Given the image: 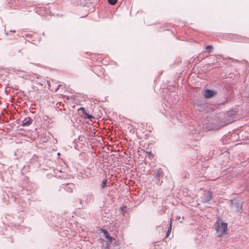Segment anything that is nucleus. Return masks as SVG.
I'll return each mask as SVG.
<instances>
[{
    "instance_id": "f257e3e1",
    "label": "nucleus",
    "mask_w": 249,
    "mask_h": 249,
    "mask_svg": "<svg viewBox=\"0 0 249 249\" xmlns=\"http://www.w3.org/2000/svg\"><path fill=\"white\" fill-rule=\"evenodd\" d=\"M215 229L218 233V237H222L226 234L228 230V225L223 220L218 217L214 224Z\"/></svg>"
},
{
    "instance_id": "f03ea898",
    "label": "nucleus",
    "mask_w": 249,
    "mask_h": 249,
    "mask_svg": "<svg viewBox=\"0 0 249 249\" xmlns=\"http://www.w3.org/2000/svg\"><path fill=\"white\" fill-rule=\"evenodd\" d=\"M79 111H81L82 112V116L85 119H89L90 120H91V119H94V117L91 115H89V114L87 113L86 112V110H85V109L84 107H80L79 109H78Z\"/></svg>"
},
{
    "instance_id": "7ed1b4c3",
    "label": "nucleus",
    "mask_w": 249,
    "mask_h": 249,
    "mask_svg": "<svg viewBox=\"0 0 249 249\" xmlns=\"http://www.w3.org/2000/svg\"><path fill=\"white\" fill-rule=\"evenodd\" d=\"M213 193L211 191H208L203 196V199L202 201V203H207L210 201L212 198Z\"/></svg>"
},
{
    "instance_id": "20e7f679",
    "label": "nucleus",
    "mask_w": 249,
    "mask_h": 249,
    "mask_svg": "<svg viewBox=\"0 0 249 249\" xmlns=\"http://www.w3.org/2000/svg\"><path fill=\"white\" fill-rule=\"evenodd\" d=\"M215 92L213 90L206 89L204 91V95L205 98H209L213 97L215 94Z\"/></svg>"
},
{
    "instance_id": "39448f33",
    "label": "nucleus",
    "mask_w": 249,
    "mask_h": 249,
    "mask_svg": "<svg viewBox=\"0 0 249 249\" xmlns=\"http://www.w3.org/2000/svg\"><path fill=\"white\" fill-rule=\"evenodd\" d=\"M32 122V120L30 117H27L25 118L22 122V126H29L31 124Z\"/></svg>"
},
{
    "instance_id": "423d86ee",
    "label": "nucleus",
    "mask_w": 249,
    "mask_h": 249,
    "mask_svg": "<svg viewBox=\"0 0 249 249\" xmlns=\"http://www.w3.org/2000/svg\"><path fill=\"white\" fill-rule=\"evenodd\" d=\"M74 187V185L73 184H68L65 186V189L69 192H72V190Z\"/></svg>"
},
{
    "instance_id": "0eeeda50",
    "label": "nucleus",
    "mask_w": 249,
    "mask_h": 249,
    "mask_svg": "<svg viewBox=\"0 0 249 249\" xmlns=\"http://www.w3.org/2000/svg\"><path fill=\"white\" fill-rule=\"evenodd\" d=\"M104 233L105 236V237L108 240L109 242H111L112 241V237H111L108 233L107 231H104Z\"/></svg>"
},
{
    "instance_id": "6e6552de",
    "label": "nucleus",
    "mask_w": 249,
    "mask_h": 249,
    "mask_svg": "<svg viewBox=\"0 0 249 249\" xmlns=\"http://www.w3.org/2000/svg\"><path fill=\"white\" fill-rule=\"evenodd\" d=\"M171 229H172V219H170V226L169 227L168 230L166 234V237H168L169 236V234H170Z\"/></svg>"
},
{
    "instance_id": "1a4fd4ad",
    "label": "nucleus",
    "mask_w": 249,
    "mask_h": 249,
    "mask_svg": "<svg viewBox=\"0 0 249 249\" xmlns=\"http://www.w3.org/2000/svg\"><path fill=\"white\" fill-rule=\"evenodd\" d=\"M107 180L106 179H105L103 180L102 184H101V187L102 188H105L107 186Z\"/></svg>"
},
{
    "instance_id": "9d476101",
    "label": "nucleus",
    "mask_w": 249,
    "mask_h": 249,
    "mask_svg": "<svg viewBox=\"0 0 249 249\" xmlns=\"http://www.w3.org/2000/svg\"><path fill=\"white\" fill-rule=\"evenodd\" d=\"M107 1L110 4L115 5L117 3L118 0H107Z\"/></svg>"
},
{
    "instance_id": "9b49d317",
    "label": "nucleus",
    "mask_w": 249,
    "mask_h": 249,
    "mask_svg": "<svg viewBox=\"0 0 249 249\" xmlns=\"http://www.w3.org/2000/svg\"><path fill=\"white\" fill-rule=\"evenodd\" d=\"M162 175H163V174H162V171H161V169H160V170H158V171L156 173V176L160 177V176H162Z\"/></svg>"
},
{
    "instance_id": "f8f14e48",
    "label": "nucleus",
    "mask_w": 249,
    "mask_h": 249,
    "mask_svg": "<svg viewBox=\"0 0 249 249\" xmlns=\"http://www.w3.org/2000/svg\"><path fill=\"white\" fill-rule=\"evenodd\" d=\"M212 49H213L212 46H210V45H209V46H207L206 47V50H212Z\"/></svg>"
},
{
    "instance_id": "ddd939ff",
    "label": "nucleus",
    "mask_w": 249,
    "mask_h": 249,
    "mask_svg": "<svg viewBox=\"0 0 249 249\" xmlns=\"http://www.w3.org/2000/svg\"><path fill=\"white\" fill-rule=\"evenodd\" d=\"M146 153L147 154H148L149 155L151 156H153V154L152 153V152L151 151H149V152H146Z\"/></svg>"
}]
</instances>
